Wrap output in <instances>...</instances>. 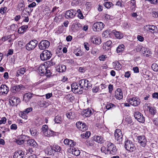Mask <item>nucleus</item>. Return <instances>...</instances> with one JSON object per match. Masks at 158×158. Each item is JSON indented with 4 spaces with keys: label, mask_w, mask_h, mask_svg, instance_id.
Here are the masks:
<instances>
[{
    "label": "nucleus",
    "mask_w": 158,
    "mask_h": 158,
    "mask_svg": "<svg viewBox=\"0 0 158 158\" xmlns=\"http://www.w3.org/2000/svg\"><path fill=\"white\" fill-rule=\"evenodd\" d=\"M79 85L82 92L83 89H86L87 88L90 87L91 84L86 79H83L80 80L79 82Z\"/></svg>",
    "instance_id": "f257e3e1"
},
{
    "label": "nucleus",
    "mask_w": 158,
    "mask_h": 158,
    "mask_svg": "<svg viewBox=\"0 0 158 158\" xmlns=\"http://www.w3.org/2000/svg\"><path fill=\"white\" fill-rule=\"evenodd\" d=\"M106 143L107 145V153L114 155L116 154L117 150L115 145L110 142L107 141Z\"/></svg>",
    "instance_id": "f03ea898"
},
{
    "label": "nucleus",
    "mask_w": 158,
    "mask_h": 158,
    "mask_svg": "<svg viewBox=\"0 0 158 158\" xmlns=\"http://www.w3.org/2000/svg\"><path fill=\"white\" fill-rule=\"evenodd\" d=\"M52 56V53L51 51L46 50H44L40 54V57L41 60L44 61L49 59Z\"/></svg>",
    "instance_id": "7ed1b4c3"
},
{
    "label": "nucleus",
    "mask_w": 158,
    "mask_h": 158,
    "mask_svg": "<svg viewBox=\"0 0 158 158\" xmlns=\"http://www.w3.org/2000/svg\"><path fill=\"white\" fill-rule=\"evenodd\" d=\"M104 26L103 23L100 22H97L94 24L92 28L94 31L99 32L103 28Z\"/></svg>",
    "instance_id": "20e7f679"
},
{
    "label": "nucleus",
    "mask_w": 158,
    "mask_h": 158,
    "mask_svg": "<svg viewBox=\"0 0 158 158\" xmlns=\"http://www.w3.org/2000/svg\"><path fill=\"white\" fill-rule=\"evenodd\" d=\"M38 43V42L36 40H31L26 45V48L27 50H31L36 47Z\"/></svg>",
    "instance_id": "39448f33"
},
{
    "label": "nucleus",
    "mask_w": 158,
    "mask_h": 158,
    "mask_svg": "<svg viewBox=\"0 0 158 158\" xmlns=\"http://www.w3.org/2000/svg\"><path fill=\"white\" fill-rule=\"evenodd\" d=\"M125 148L127 150L132 152L134 151L136 149L132 141L129 140L125 142Z\"/></svg>",
    "instance_id": "423d86ee"
},
{
    "label": "nucleus",
    "mask_w": 158,
    "mask_h": 158,
    "mask_svg": "<svg viewBox=\"0 0 158 158\" xmlns=\"http://www.w3.org/2000/svg\"><path fill=\"white\" fill-rule=\"evenodd\" d=\"M76 14V11L73 9H70L67 10L65 13V18L68 19H72L73 18Z\"/></svg>",
    "instance_id": "0eeeda50"
},
{
    "label": "nucleus",
    "mask_w": 158,
    "mask_h": 158,
    "mask_svg": "<svg viewBox=\"0 0 158 158\" xmlns=\"http://www.w3.org/2000/svg\"><path fill=\"white\" fill-rule=\"evenodd\" d=\"M50 45L49 42L47 40H43L41 41L39 44V48L43 50L48 48Z\"/></svg>",
    "instance_id": "6e6552de"
},
{
    "label": "nucleus",
    "mask_w": 158,
    "mask_h": 158,
    "mask_svg": "<svg viewBox=\"0 0 158 158\" xmlns=\"http://www.w3.org/2000/svg\"><path fill=\"white\" fill-rule=\"evenodd\" d=\"M127 102L131 105L134 106H138L140 103V99L137 98H132L129 99Z\"/></svg>",
    "instance_id": "1a4fd4ad"
},
{
    "label": "nucleus",
    "mask_w": 158,
    "mask_h": 158,
    "mask_svg": "<svg viewBox=\"0 0 158 158\" xmlns=\"http://www.w3.org/2000/svg\"><path fill=\"white\" fill-rule=\"evenodd\" d=\"M114 137L115 140L118 142H120L122 140L123 135L121 130L119 129H116L114 132Z\"/></svg>",
    "instance_id": "9d476101"
},
{
    "label": "nucleus",
    "mask_w": 158,
    "mask_h": 158,
    "mask_svg": "<svg viewBox=\"0 0 158 158\" xmlns=\"http://www.w3.org/2000/svg\"><path fill=\"white\" fill-rule=\"evenodd\" d=\"M137 139L141 146L145 147L146 146L147 141L144 135L138 136L137 137Z\"/></svg>",
    "instance_id": "9b49d317"
},
{
    "label": "nucleus",
    "mask_w": 158,
    "mask_h": 158,
    "mask_svg": "<svg viewBox=\"0 0 158 158\" xmlns=\"http://www.w3.org/2000/svg\"><path fill=\"white\" fill-rule=\"evenodd\" d=\"M76 125L78 129L83 131H84L88 129V127L85 124L81 122H77L76 123Z\"/></svg>",
    "instance_id": "f8f14e48"
},
{
    "label": "nucleus",
    "mask_w": 158,
    "mask_h": 158,
    "mask_svg": "<svg viewBox=\"0 0 158 158\" xmlns=\"http://www.w3.org/2000/svg\"><path fill=\"white\" fill-rule=\"evenodd\" d=\"M135 118L139 122L143 123L145 121L144 118L142 114L138 111H136L134 114Z\"/></svg>",
    "instance_id": "ddd939ff"
},
{
    "label": "nucleus",
    "mask_w": 158,
    "mask_h": 158,
    "mask_svg": "<svg viewBox=\"0 0 158 158\" xmlns=\"http://www.w3.org/2000/svg\"><path fill=\"white\" fill-rule=\"evenodd\" d=\"M64 143L65 145H68L69 147H70V150L72 148H74L76 144V143L73 140L68 139H66L64 140Z\"/></svg>",
    "instance_id": "4468645a"
},
{
    "label": "nucleus",
    "mask_w": 158,
    "mask_h": 158,
    "mask_svg": "<svg viewBox=\"0 0 158 158\" xmlns=\"http://www.w3.org/2000/svg\"><path fill=\"white\" fill-rule=\"evenodd\" d=\"M114 97L117 99H121L123 98V94L121 89H117L115 92Z\"/></svg>",
    "instance_id": "2eb2a0df"
},
{
    "label": "nucleus",
    "mask_w": 158,
    "mask_h": 158,
    "mask_svg": "<svg viewBox=\"0 0 158 158\" xmlns=\"http://www.w3.org/2000/svg\"><path fill=\"white\" fill-rule=\"evenodd\" d=\"M71 88L72 91L74 89V91L75 92L80 94L82 93V91H81L80 85L77 83H73L72 84Z\"/></svg>",
    "instance_id": "dca6fc26"
},
{
    "label": "nucleus",
    "mask_w": 158,
    "mask_h": 158,
    "mask_svg": "<svg viewBox=\"0 0 158 158\" xmlns=\"http://www.w3.org/2000/svg\"><path fill=\"white\" fill-rule=\"evenodd\" d=\"M60 151V148L58 145H55L51 148L50 151H48V154L49 155H51L52 154L56 152H59Z\"/></svg>",
    "instance_id": "f3484780"
},
{
    "label": "nucleus",
    "mask_w": 158,
    "mask_h": 158,
    "mask_svg": "<svg viewBox=\"0 0 158 158\" xmlns=\"http://www.w3.org/2000/svg\"><path fill=\"white\" fill-rule=\"evenodd\" d=\"M22 87L23 85H22L13 86L11 87V90L12 93H15L19 92Z\"/></svg>",
    "instance_id": "a211bd4d"
},
{
    "label": "nucleus",
    "mask_w": 158,
    "mask_h": 158,
    "mask_svg": "<svg viewBox=\"0 0 158 158\" xmlns=\"http://www.w3.org/2000/svg\"><path fill=\"white\" fill-rule=\"evenodd\" d=\"M9 90V88L5 85H2L0 87V93L2 94H7Z\"/></svg>",
    "instance_id": "6ab92c4d"
},
{
    "label": "nucleus",
    "mask_w": 158,
    "mask_h": 158,
    "mask_svg": "<svg viewBox=\"0 0 158 158\" xmlns=\"http://www.w3.org/2000/svg\"><path fill=\"white\" fill-rule=\"evenodd\" d=\"M24 156V152L22 150L16 152L13 156L14 158H23Z\"/></svg>",
    "instance_id": "aec40b11"
},
{
    "label": "nucleus",
    "mask_w": 158,
    "mask_h": 158,
    "mask_svg": "<svg viewBox=\"0 0 158 158\" xmlns=\"http://www.w3.org/2000/svg\"><path fill=\"white\" fill-rule=\"evenodd\" d=\"M142 52L143 55L146 57H148L151 56L152 53L149 49L147 48L143 47L142 49Z\"/></svg>",
    "instance_id": "412c9836"
},
{
    "label": "nucleus",
    "mask_w": 158,
    "mask_h": 158,
    "mask_svg": "<svg viewBox=\"0 0 158 158\" xmlns=\"http://www.w3.org/2000/svg\"><path fill=\"white\" fill-rule=\"evenodd\" d=\"M112 44V42L111 41L109 40L107 41L105 43L103 46V48L105 50H108L109 49V48H110Z\"/></svg>",
    "instance_id": "4be33fe9"
},
{
    "label": "nucleus",
    "mask_w": 158,
    "mask_h": 158,
    "mask_svg": "<svg viewBox=\"0 0 158 158\" xmlns=\"http://www.w3.org/2000/svg\"><path fill=\"white\" fill-rule=\"evenodd\" d=\"M26 69L25 68H22L19 69L17 71L16 76L17 77L22 76L26 72Z\"/></svg>",
    "instance_id": "5701e85b"
},
{
    "label": "nucleus",
    "mask_w": 158,
    "mask_h": 158,
    "mask_svg": "<svg viewBox=\"0 0 158 158\" xmlns=\"http://www.w3.org/2000/svg\"><path fill=\"white\" fill-rule=\"evenodd\" d=\"M32 97V94L31 93H28L25 94L23 96V99L26 102L29 101Z\"/></svg>",
    "instance_id": "b1692460"
},
{
    "label": "nucleus",
    "mask_w": 158,
    "mask_h": 158,
    "mask_svg": "<svg viewBox=\"0 0 158 158\" xmlns=\"http://www.w3.org/2000/svg\"><path fill=\"white\" fill-rule=\"evenodd\" d=\"M56 70L60 73H62L66 70V66L63 64H60L56 68Z\"/></svg>",
    "instance_id": "393cba45"
},
{
    "label": "nucleus",
    "mask_w": 158,
    "mask_h": 158,
    "mask_svg": "<svg viewBox=\"0 0 158 158\" xmlns=\"http://www.w3.org/2000/svg\"><path fill=\"white\" fill-rule=\"evenodd\" d=\"M25 7L24 2L23 0L20 1L18 5L17 9L19 11L24 10Z\"/></svg>",
    "instance_id": "a878e982"
},
{
    "label": "nucleus",
    "mask_w": 158,
    "mask_h": 158,
    "mask_svg": "<svg viewBox=\"0 0 158 158\" xmlns=\"http://www.w3.org/2000/svg\"><path fill=\"white\" fill-rule=\"evenodd\" d=\"M27 144L28 145H29L33 147H36L37 145V143L33 139H29L27 140Z\"/></svg>",
    "instance_id": "bb28decb"
},
{
    "label": "nucleus",
    "mask_w": 158,
    "mask_h": 158,
    "mask_svg": "<svg viewBox=\"0 0 158 158\" xmlns=\"http://www.w3.org/2000/svg\"><path fill=\"white\" fill-rule=\"evenodd\" d=\"M92 114V111L89 109L84 110L81 112V114L84 116L89 117Z\"/></svg>",
    "instance_id": "cd10ccee"
},
{
    "label": "nucleus",
    "mask_w": 158,
    "mask_h": 158,
    "mask_svg": "<svg viewBox=\"0 0 158 158\" xmlns=\"http://www.w3.org/2000/svg\"><path fill=\"white\" fill-rule=\"evenodd\" d=\"M43 133L45 136L50 137L51 136L53 135L55 132L51 130L48 129L43 132Z\"/></svg>",
    "instance_id": "c85d7f7f"
},
{
    "label": "nucleus",
    "mask_w": 158,
    "mask_h": 158,
    "mask_svg": "<svg viewBox=\"0 0 158 158\" xmlns=\"http://www.w3.org/2000/svg\"><path fill=\"white\" fill-rule=\"evenodd\" d=\"M112 33L116 37L117 39H121L123 37V34L119 31L114 30L112 31Z\"/></svg>",
    "instance_id": "c756f323"
},
{
    "label": "nucleus",
    "mask_w": 158,
    "mask_h": 158,
    "mask_svg": "<svg viewBox=\"0 0 158 158\" xmlns=\"http://www.w3.org/2000/svg\"><path fill=\"white\" fill-rule=\"evenodd\" d=\"M46 70V67L45 65L42 64L40 66L39 68V72L41 74L44 75V74L45 73V72Z\"/></svg>",
    "instance_id": "7c9ffc66"
},
{
    "label": "nucleus",
    "mask_w": 158,
    "mask_h": 158,
    "mask_svg": "<svg viewBox=\"0 0 158 158\" xmlns=\"http://www.w3.org/2000/svg\"><path fill=\"white\" fill-rule=\"evenodd\" d=\"M94 139L95 141L100 143H103L104 141L103 138L101 136H94Z\"/></svg>",
    "instance_id": "2f4dec72"
},
{
    "label": "nucleus",
    "mask_w": 158,
    "mask_h": 158,
    "mask_svg": "<svg viewBox=\"0 0 158 158\" xmlns=\"http://www.w3.org/2000/svg\"><path fill=\"white\" fill-rule=\"evenodd\" d=\"M150 114L152 115H154L156 113V108L150 106H148Z\"/></svg>",
    "instance_id": "473e14b6"
},
{
    "label": "nucleus",
    "mask_w": 158,
    "mask_h": 158,
    "mask_svg": "<svg viewBox=\"0 0 158 158\" xmlns=\"http://www.w3.org/2000/svg\"><path fill=\"white\" fill-rule=\"evenodd\" d=\"M70 150H71L72 153L75 156H78L80 154V151L77 148H73Z\"/></svg>",
    "instance_id": "72a5a7b5"
},
{
    "label": "nucleus",
    "mask_w": 158,
    "mask_h": 158,
    "mask_svg": "<svg viewBox=\"0 0 158 158\" xmlns=\"http://www.w3.org/2000/svg\"><path fill=\"white\" fill-rule=\"evenodd\" d=\"M91 41L93 43L97 44H99L101 42V39L99 37L92 38L91 39Z\"/></svg>",
    "instance_id": "f704fd0d"
},
{
    "label": "nucleus",
    "mask_w": 158,
    "mask_h": 158,
    "mask_svg": "<svg viewBox=\"0 0 158 158\" xmlns=\"http://www.w3.org/2000/svg\"><path fill=\"white\" fill-rule=\"evenodd\" d=\"M113 65L115 66L114 68L117 70H119L121 68V65L117 61L113 62Z\"/></svg>",
    "instance_id": "c9c22d12"
},
{
    "label": "nucleus",
    "mask_w": 158,
    "mask_h": 158,
    "mask_svg": "<svg viewBox=\"0 0 158 158\" xmlns=\"http://www.w3.org/2000/svg\"><path fill=\"white\" fill-rule=\"evenodd\" d=\"M28 27L27 25H23L20 27L18 30V32L19 33H22Z\"/></svg>",
    "instance_id": "e433bc0d"
},
{
    "label": "nucleus",
    "mask_w": 158,
    "mask_h": 158,
    "mask_svg": "<svg viewBox=\"0 0 158 158\" xmlns=\"http://www.w3.org/2000/svg\"><path fill=\"white\" fill-rule=\"evenodd\" d=\"M35 123L36 126H38L41 125L43 123V120L40 117H37L35 118Z\"/></svg>",
    "instance_id": "4c0bfd02"
},
{
    "label": "nucleus",
    "mask_w": 158,
    "mask_h": 158,
    "mask_svg": "<svg viewBox=\"0 0 158 158\" xmlns=\"http://www.w3.org/2000/svg\"><path fill=\"white\" fill-rule=\"evenodd\" d=\"M62 118L59 115L56 116L54 119L55 123H60L62 122Z\"/></svg>",
    "instance_id": "58836bf2"
},
{
    "label": "nucleus",
    "mask_w": 158,
    "mask_h": 158,
    "mask_svg": "<svg viewBox=\"0 0 158 158\" xmlns=\"http://www.w3.org/2000/svg\"><path fill=\"white\" fill-rule=\"evenodd\" d=\"M90 135V132L87 131L81 134V136L83 138L87 139L89 137Z\"/></svg>",
    "instance_id": "ea45409f"
},
{
    "label": "nucleus",
    "mask_w": 158,
    "mask_h": 158,
    "mask_svg": "<svg viewBox=\"0 0 158 158\" xmlns=\"http://www.w3.org/2000/svg\"><path fill=\"white\" fill-rule=\"evenodd\" d=\"M67 117L69 119H73L75 117V114L73 112H69L66 114Z\"/></svg>",
    "instance_id": "a19ab883"
},
{
    "label": "nucleus",
    "mask_w": 158,
    "mask_h": 158,
    "mask_svg": "<svg viewBox=\"0 0 158 158\" xmlns=\"http://www.w3.org/2000/svg\"><path fill=\"white\" fill-rule=\"evenodd\" d=\"M9 102L11 105L13 106L15 105L17 102V98L15 97H12L9 99Z\"/></svg>",
    "instance_id": "79ce46f5"
},
{
    "label": "nucleus",
    "mask_w": 158,
    "mask_h": 158,
    "mask_svg": "<svg viewBox=\"0 0 158 158\" xmlns=\"http://www.w3.org/2000/svg\"><path fill=\"white\" fill-rule=\"evenodd\" d=\"M103 5L108 9L110 8L111 7H113V4L110 2H105L103 4Z\"/></svg>",
    "instance_id": "37998d69"
},
{
    "label": "nucleus",
    "mask_w": 158,
    "mask_h": 158,
    "mask_svg": "<svg viewBox=\"0 0 158 158\" xmlns=\"http://www.w3.org/2000/svg\"><path fill=\"white\" fill-rule=\"evenodd\" d=\"M124 46L123 44L120 45L117 48V52L118 53L120 52L123 51L124 49Z\"/></svg>",
    "instance_id": "c03bdc74"
},
{
    "label": "nucleus",
    "mask_w": 158,
    "mask_h": 158,
    "mask_svg": "<svg viewBox=\"0 0 158 158\" xmlns=\"http://www.w3.org/2000/svg\"><path fill=\"white\" fill-rule=\"evenodd\" d=\"M78 13L77 17L79 18L80 19H83L84 18V17L81 12V11L80 9H78L77 11Z\"/></svg>",
    "instance_id": "a18cd8bd"
},
{
    "label": "nucleus",
    "mask_w": 158,
    "mask_h": 158,
    "mask_svg": "<svg viewBox=\"0 0 158 158\" xmlns=\"http://www.w3.org/2000/svg\"><path fill=\"white\" fill-rule=\"evenodd\" d=\"M30 132L32 136H35L38 134L36 130L34 129L33 128H31L30 129Z\"/></svg>",
    "instance_id": "49530a36"
},
{
    "label": "nucleus",
    "mask_w": 158,
    "mask_h": 158,
    "mask_svg": "<svg viewBox=\"0 0 158 158\" xmlns=\"http://www.w3.org/2000/svg\"><path fill=\"white\" fill-rule=\"evenodd\" d=\"M152 68L153 70L156 72H158V64H153L152 65Z\"/></svg>",
    "instance_id": "de8ad7c7"
},
{
    "label": "nucleus",
    "mask_w": 158,
    "mask_h": 158,
    "mask_svg": "<svg viewBox=\"0 0 158 158\" xmlns=\"http://www.w3.org/2000/svg\"><path fill=\"white\" fill-rule=\"evenodd\" d=\"M110 31L108 30H106L104 31L102 34L103 37H104L105 38L107 37L108 35L110 34Z\"/></svg>",
    "instance_id": "09e8293b"
},
{
    "label": "nucleus",
    "mask_w": 158,
    "mask_h": 158,
    "mask_svg": "<svg viewBox=\"0 0 158 158\" xmlns=\"http://www.w3.org/2000/svg\"><path fill=\"white\" fill-rule=\"evenodd\" d=\"M7 10V8L6 7H2L0 9V13L2 14H4L6 12Z\"/></svg>",
    "instance_id": "8fccbe9b"
},
{
    "label": "nucleus",
    "mask_w": 158,
    "mask_h": 158,
    "mask_svg": "<svg viewBox=\"0 0 158 158\" xmlns=\"http://www.w3.org/2000/svg\"><path fill=\"white\" fill-rule=\"evenodd\" d=\"M114 106V104L110 103L107 104L106 107L107 110H109Z\"/></svg>",
    "instance_id": "3c124183"
},
{
    "label": "nucleus",
    "mask_w": 158,
    "mask_h": 158,
    "mask_svg": "<svg viewBox=\"0 0 158 158\" xmlns=\"http://www.w3.org/2000/svg\"><path fill=\"white\" fill-rule=\"evenodd\" d=\"M39 105L41 107H44L46 105V102L43 100L39 102Z\"/></svg>",
    "instance_id": "603ef678"
},
{
    "label": "nucleus",
    "mask_w": 158,
    "mask_h": 158,
    "mask_svg": "<svg viewBox=\"0 0 158 158\" xmlns=\"http://www.w3.org/2000/svg\"><path fill=\"white\" fill-rule=\"evenodd\" d=\"M16 142L19 145L22 144L24 143L23 139H20L19 138L16 140Z\"/></svg>",
    "instance_id": "864d4df0"
},
{
    "label": "nucleus",
    "mask_w": 158,
    "mask_h": 158,
    "mask_svg": "<svg viewBox=\"0 0 158 158\" xmlns=\"http://www.w3.org/2000/svg\"><path fill=\"white\" fill-rule=\"evenodd\" d=\"M17 27V25L16 24H13L10 26V28L12 31H15L16 30Z\"/></svg>",
    "instance_id": "5fc2aeb1"
},
{
    "label": "nucleus",
    "mask_w": 158,
    "mask_h": 158,
    "mask_svg": "<svg viewBox=\"0 0 158 158\" xmlns=\"http://www.w3.org/2000/svg\"><path fill=\"white\" fill-rule=\"evenodd\" d=\"M21 16L22 17L24 18L26 17L27 16H28V15L27 13V11L26 10H23L22 11L21 13Z\"/></svg>",
    "instance_id": "6e6d98bb"
},
{
    "label": "nucleus",
    "mask_w": 158,
    "mask_h": 158,
    "mask_svg": "<svg viewBox=\"0 0 158 158\" xmlns=\"http://www.w3.org/2000/svg\"><path fill=\"white\" fill-rule=\"evenodd\" d=\"M32 110V108L31 107H29L25 110L23 111V114H27Z\"/></svg>",
    "instance_id": "4d7b16f0"
},
{
    "label": "nucleus",
    "mask_w": 158,
    "mask_h": 158,
    "mask_svg": "<svg viewBox=\"0 0 158 158\" xmlns=\"http://www.w3.org/2000/svg\"><path fill=\"white\" fill-rule=\"evenodd\" d=\"M6 118L5 117L2 118L1 120H0V124H5L6 123Z\"/></svg>",
    "instance_id": "13d9d810"
},
{
    "label": "nucleus",
    "mask_w": 158,
    "mask_h": 158,
    "mask_svg": "<svg viewBox=\"0 0 158 158\" xmlns=\"http://www.w3.org/2000/svg\"><path fill=\"white\" fill-rule=\"evenodd\" d=\"M27 138H28L27 136L24 135H22L19 138L20 139H23V142H24L25 141H26V139Z\"/></svg>",
    "instance_id": "bf43d9fd"
},
{
    "label": "nucleus",
    "mask_w": 158,
    "mask_h": 158,
    "mask_svg": "<svg viewBox=\"0 0 158 158\" xmlns=\"http://www.w3.org/2000/svg\"><path fill=\"white\" fill-rule=\"evenodd\" d=\"M157 29V27L154 26V25H151L149 29V31H150L151 32H152V31H155Z\"/></svg>",
    "instance_id": "052dcab7"
},
{
    "label": "nucleus",
    "mask_w": 158,
    "mask_h": 158,
    "mask_svg": "<svg viewBox=\"0 0 158 158\" xmlns=\"http://www.w3.org/2000/svg\"><path fill=\"white\" fill-rule=\"evenodd\" d=\"M143 47L139 45L137 46L136 48H135V50L137 52H139L141 50L142 51V49Z\"/></svg>",
    "instance_id": "680f3d73"
},
{
    "label": "nucleus",
    "mask_w": 158,
    "mask_h": 158,
    "mask_svg": "<svg viewBox=\"0 0 158 158\" xmlns=\"http://www.w3.org/2000/svg\"><path fill=\"white\" fill-rule=\"evenodd\" d=\"M99 89V88L98 87L95 86L93 88L92 91L94 93H97Z\"/></svg>",
    "instance_id": "e2e57ef3"
},
{
    "label": "nucleus",
    "mask_w": 158,
    "mask_h": 158,
    "mask_svg": "<svg viewBox=\"0 0 158 158\" xmlns=\"http://www.w3.org/2000/svg\"><path fill=\"white\" fill-rule=\"evenodd\" d=\"M84 48L86 50H89V44L88 43H84Z\"/></svg>",
    "instance_id": "0e129e2a"
},
{
    "label": "nucleus",
    "mask_w": 158,
    "mask_h": 158,
    "mask_svg": "<svg viewBox=\"0 0 158 158\" xmlns=\"http://www.w3.org/2000/svg\"><path fill=\"white\" fill-rule=\"evenodd\" d=\"M108 89H109V92L111 94L113 89V85L111 84H110L108 86Z\"/></svg>",
    "instance_id": "69168bd1"
},
{
    "label": "nucleus",
    "mask_w": 158,
    "mask_h": 158,
    "mask_svg": "<svg viewBox=\"0 0 158 158\" xmlns=\"http://www.w3.org/2000/svg\"><path fill=\"white\" fill-rule=\"evenodd\" d=\"M152 16L154 17L158 18V11H153L152 12Z\"/></svg>",
    "instance_id": "338daca9"
},
{
    "label": "nucleus",
    "mask_w": 158,
    "mask_h": 158,
    "mask_svg": "<svg viewBox=\"0 0 158 158\" xmlns=\"http://www.w3.org/2000/svg\"><path fill=\"white\" fill-rule=\"evenodd\" d=\"M153 123L156 125L158 126V117L153 119Z\"/></svg>",
    "instance_id": "774afa93"
}]
</instances>
